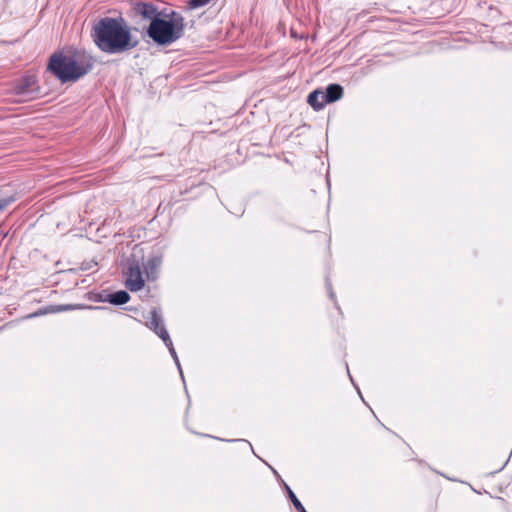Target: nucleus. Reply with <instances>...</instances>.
I'll use <instances>...</instances> for the list:
<instances>
[{"label": "nucleus", "mask_w": 512, "mask_h": 512, "mask_svg": "<svg viewBox=\"0 0 512 512\" xmlns=\"http://www.w3.org/2000/svg\"><path fill=\"white\" fill-rule=\"evenodd\" d=\"M307 102L314 110H321L325 105L323 91L315 90L308 95Z\"/></svg>", "instance_id": "8"}, {"label": "nucleus", "mask_w": 512, "mask_h": 512, "mask_svg": "<svg viewBox=\"0 0 512 512\" xmlns=\"http://www.w3.org/2000/svg\"><path fill=\"white\" fill-rule=\"evenodd\" d=\"M167 347H169V351L171 353V355L177 360V355H176V351L175 349L173 348V345H166Z\"/></svg>", "instance_id": "15"}, {"label": "nucleus", "mask_w": 512, "mask_h": 512, "mask_svg": "<svg viewBox=\"0 0 512 512\" xmlns=\"http://www.w3.org/2000/svg\"><path fill=\"white\" fill-rule=\"evenodd\" d=\"M326 104L335 102L342 98L343 88L339 84H330L326 87V91L323 92Z\"/></svg>", "instance_id": "7"}, {"label": "nucleus", "mask_w": 512, "mask_h": 512, "mask_svg": "<svg viewBox=\"0 0 512 512\" xmlns=\"http://www.w3.org/2000/svg\"><path fill=\"white\" fill-rule=\"evenodd\" d=\"M288 495H289V498H290L291 502L293 503L295 509L298 512L306 511L304 506L302 505V503L299 501V499L296 497V495L292 492V490L290 488H288Z\"/></svg>", "instance_id": "11"}, {"label": "nucleus", "mask_w": 512, "mask_h": 512, "mask_svg": "<svg viewBox=\"0 0 512 512\" xmlns=\"http://www.w3.org/2000/svg\"><path fill=\"white\" fill-rule=\"evenodd\" d=\"M91 35L96 46L108 54L123 53L138 45L130 26L122 17L101 18L93 26Z\"/></svg>", "instance_id": "1"}, {"label": "nucleus", "mask_w": 512, "mask_h": 512, "mask_svg": "<svg viewBox=\"0 0 512 512\" xmlns=\"http://www.w3.org/2000/svg\"><path fill=\"white\" fill-rule=\"evenodd\" d=\"M126 287L130 291H139L144 287V279L139 264H130L127 269Z\"/></svg>", "instance_id": "4"}, {"label": "nucleus", "mask_w": 512, "mask_h": 512, "mask_svg": "<svg viewBox=\"0 0 512 512\" xmlns=\"http://www.w3.org/2000/svg\"><path fill=\"white\" fill-rule=\"evenodd\" d=\"M35 80L33 77H26L22 79L15 87V91L19 95H26L33 91Z\"/></svg>", "instance_id": "9"}, {"label": "nucleus", "mask_w": 512, "mask_h": 512, "mask_svg": "<svg viewBox=\"0 0 512 512\" xmlns=\"http://www.w3.org/2000/svg\"><path fill=\"white\" fill-rule=\"evenodd\" d=\"M157 266H158V262L155 259H152L147 263L146 268H150V270H151V272L147 271L148 278L151 277V275L154 273V270L157 268Z\"/></svg>", "instance_id": "13"}, {"label": "nucleus", "mask_w": 512, "mask_h": 512, "mask_svg": "<svg viewBox=\"0 0 512 512\" xmlns=\"http://www.w3.org/2000/svg\"><path fill=\"white\" fill-rule=\"evenodd\" d=\"M13 201H14L13 198L0 199V211H2L4 208H6Z\"/></svg>", "instance_id": "14"}, {"label": "nucleus", "mask_w": 512, "mask_h": 512, "mask_svg": "<svg viewBox=\"0 0 512 512\" xmlns=\"http://www.w3.org/2000/svg\"><path fill=\"white\" fill-rule=\"evenodd\" d=\"M149 327L164 341L165 345H171V339L163 325L162 316L156 309L150 311Z\"/></svg>", "instance_id": "5"}, {"label": "nucleus", "mask_w": 512, "mask_h": 512, "mask_svg": "<svg viewBox=\"0 0 512 512\" xmlns=\"http://www.w3.org/2000/svg\"><path fill=\"white\" fill-rule=\"evenodd\" d=\"M185 23L182 15L172 12L169 20L152 19L147 30L148 36L159 45H168L184 34Z\"/></svg>", "instance_id": "3"}, {"label": "nucleus", "mask_w": 512, "mask_h": 512, "mask_svg": "<svg viewBox=\"0 0 512 512\" xmlns=\"http://www.w3.org/2000/svg\"><path fill=\"white\" fill-rule=\"evenodd\" d=\"M134 11L142 18L152 21L158 18L157 8L151 3L139 2L134 5Z\"/></svg>", "instance_id": "6"}, {"label": "nucleus", "mask_w": 512, "mask_h": 512, "mask_svg": "<svg viewBox=\"0 0 512 512\" xmlns=\"http://www.w3.org/2000/svg\"><path fill=\"white\" fill-rule=\"evenodd\" d=\"M209 2H210V0H189L188 7H189V9H196V8L205 6Z\"/></svg>", "instance_id": "12"}, {"label": "nucleus", "mask_w": 512, "mask_h": 512, "mask_svg": "<svg viewBox=\"0 0 512 512\" xmlns=\"http://www.w3.org/2000/svg\"><path fill=\"white\" fill-rule=\"evenodd\" d=\"M94 59L85 51L66 50L51 56L48 69L62 82H74L93 67Z\"/></svg>", "instance_id": "2"}, {"label": "nucleus", "mask_w": 512, "mask_h": 512, "mask_svg": "<svg viewBox=\"0 0 512 512\" xmlns=\"http://www.w3.org/2000/svg\"><path fill=\"white\" fill-rule=\"evenodd\" d=\"M129 300H130V296L124 290L114 292L108 296V301L114 305H122V304L127 303Z\"/></svg>", "instance_id": "10"}, {"label": "nucleus", "mask_w": 512, "mask_h": 512, "mask_svg": "<svg viewBox=\"0 0 512 512\" xmlns=\"http://www.w3.org/2000/svg\"><path fill=\"white\" fill-rule=\"evenodd\" d=\"M305 512H307V511H305Z\"/></svg>", "instance_id": "16"}]
</instances>
